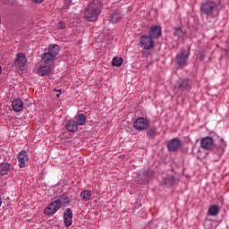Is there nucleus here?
Segmentation results:
<instances>
[{"label": "nucleus", "instance_id": "f257e3e1", "mask_svg": "<svg viewBox=\"0 0 229 229\" xmlns=\"http://www.w3.org/2000/svg\"><path fill=\"white\" fill-rule=\"evenodd\" d=\"M101 13V1L94 0L84 10L83 15L86 21L94 22Z\"/></svg>", "mask_w": 229, "mask_h": 229}, {"label": "nucleus", "instance_id": "f03ea898", "mask_svg": "<svg viewBox=\"0 0 229 229\" xmlns=\"http://www.w3.org/2000/svg\"><path fill=\"white\" fill-rule=\"evenodd\" d=\"M140 47L142 48L141 53L143 56H149L151 49L155 47V39L148 35H142L140 39Z\"/></svg>", "mask_w": 229, "mask_h": 229}, {"label": "nucleus", "instance_id": "7ed1b4c3", "mask_svg": "<svg viewBox=\"0 0 229 229\" xmlns=\"http://www.w3.org/2000/svg\"><path fill=\"white\" fill-rule=\"evenodd\" d=\"M58 51H60V47L58 45H50L48 52L44 53L41 56L42 64H46L47 65L53 64L55 58H56V55H58Z\"/></svg>", "mask_w": 229, "mask_h": 229}, {"label": "nucleus", "instance_id": "20e7f679", "mask_svg": "<svg viewBox=\"0 0 229 229\" xmlns=\"http://www.w3.org/2000/svg\"><path fill=\"white\" fill-rule=\"evenodd\" d=\"M190 51L191 49L189 48V47H184L182 48L181 52L176 55L175 63L180 69L187 67Z\"/></svg>", "mask_w": 229, "mask_h": 229}, {"label": "nucleus", "instance_id": "39448f33", "mask_svg": "<svg viewBox=\"0 0 229 229\" xmlns=\"http://www.w3.org/2000/svg\"><path fill=\"white\" fill-rule=\"evenodd\" d=\"M62 208V200L56 199L50 203L44 210V214L46 216H53V214H56L58 210Z\"/></svg>", "mask_w": 229, "mask_h": 229}, {"label": "nucleus", "instance_id": "423d86ee", "mask_svg": "<svg viewBox=\"0 0 229 229\" xmlns=\"http://www.w3.org/2000/svg\"><path fill=\"white\" fill-rule=\"evenodd\" d=\"M149 178H151L149 172H141L140 174H136V176H134V182L140 185H146V183L149 182Z\"/></svg>", "mask_w": 229, "mask_h": 229}, {"label": "nucleus", "instance_id": "0eeeda50", "mask_svg": "<svg viewBox=\"0 0 229 229\" xmlns=\"http://www.w3.org/2000/svg\"><path fill=\"white\" fill-rule=\"evenodd\" d=\"M26 64H28L26 55L24 53L17 54L14 61L15 67H18V69H22V67H25Z\"/></svg>", "mask_w": 229, "mask_h": 229}, {"label": "nucleus", "instance_id": "6e6552de", "mask_svg": "<svg viewBox=\"0 0 229 229\" xmlns=\"http://www.w3.org/2000/svg\"><path fill=\"white\" fill-rule=\"evenodd\" d=\"M149 126V122L145 118L140 117L133 122V128L135 130H146Z\"/></svg>", "mask_w": 229, "mask_h": 229}, {"label": "nucleus", "instance_id": "1a4fd4ad", "mask_svg": "<svg viewBox=\"0 0 229 229\" xmlns=\"http://www.w3.org/2000/svg\"><path fill=\"white\" fill-rule=\"evenodd\" d=\"M216 8H217V4L213 1H208L202 4V12L203 13H206V15H211V13H214V10H216Z\"/></svg>", "mask_w": 229, "mask_h": 229}, {"label": "nucleus", "instance_id": "9d476101", "mask_svg": "<svg viewBox=\"0 0 229 229\" xmlns=\"http://www.w3.org/2000/svg\"><path fill=\"white\" fill-rule=\"evenodd\" d=\"M18 166L22 169V167H26V164H28V152L25 150H21L18 154Z\"/></svg>", "mask_w": 229, "mask_h": 229}, {"label": "nucleus", "instance_id": "9b49d317", "mask_svg": "<svg viewBox=\"0 0 229 229\" xmlns=\"http://www.w3.org/2000/svg\"><path fill=\"white\" fill-rule=\"evenodd\" d=\"M180 148H182V140L178 138H174L167 143V148L170 151H178Z\"/></svg>", "mask_w": 229, "mask_h": 229}, {"label": "nucleus", "instance_id": "f8f14e48", "mask_svg": "<svg viewBox=\"0 0 229 229\" xmlns=\"http://www.w3.org/2000/svg\"><path fill=\"white\" fill-rule=\"evenodd\" d=\"M64 219L66 228H69V226L72 225V209L69 208H66V210L64 213Z\"/></svg>", "mask_w": 229, "mask_h": 229}, {"label": "nucleus", "instance_id": "ddd939ff", "mask_svg": "<svg viewBox=\"0 0 229 229\" xmlns=\"http://www.w3.org/2000/svg\"><path fill=\"white\" fill-rule=\"evenodd\" d=\"M121 19H123V15H121V12L117 10L107 14V21H109V22L116 23L119 22Z\"/></svg>", "mask_w": 229, "mask_h": 229}, {"label": "nucleus", "instance_id": "4468645a", "mask_svg": "<svg viewBox=\"0 0 229 229\" xmlns=\"http://www.w3.org/2000/svg\"><path fill=\"white\" fill-rule=\"evenodd\" d=\"M162 35V28L160 26H153L149 30L148 37H151L152 39L158 38Z\"/></svg>", "mask_w": 229, "mask_h": 229}, {"label": "nucleus", "instance_id": "2eb2a0df", "mask_svg": "<svg viewBox=\"0 0 229 229\" xmlns=\"http://www.w3.org/2000/svg\"><path fill=\"white\" fill-rule=\"evenodd\" d=\"M214 146V139L212 137H206L201 140V148L203 149H212Z\"/></svg>", "mask_w": 229, "mask_h": 229}, {"label": "nucleus", "instance_id": "dca6fc26", "mask_svg": "<svg viewBox=\"0 0 229 229\" xmlns=\"http://www.w3.org/2000/svg\"><path fill=\"white\" fill-rule=\"evenodd\" d=\"M52 72L53 68H51V65H41L39 69H38L39 76H49Z\"/></svg>", "mask_w": 229, "mask_h": 229}, {"label": "nucleus", "instance_id": "f3484780", "mask_svg": "<svg viewBox=\"0 0 229 229\" xmlns=\"http://www.w3.org/2000/svg\"><path fill=\"white\" fill-rule=\"evenodd\" d=\"M12 106H13V110H14V112H22V110L24 108V102H22V100H21L19 98L15 99L13 101Z\"/></svg>", "mask_w": 229, "mask_h": 229}, {"label": "nucleus", "instance_id": "a211bd4d", "mask_svg": "<svg viewBox=\"0 0 229 229\" xmlns=\"http://www.w3.org/2000/svg\"><path fill=\"white\" fill-rule=\"evenodd\" d=\"M65 128L71 133H74L78 131V123L74 120H70L67 122Z\"/></svg>", "mask_w": 229, "mask_h": 229}, {"label": "nucleus", "instance_id": "6ab92c4d", "mask_svg": "<svg viewBox=\"0 0 229 229\" xmlns=\"http://www.w3.org/2000/svg\"><path fill=\"white\" fill-rule=\"evenodd\" d=\"M75 119V123H77L79 126H85V124H87V116L83 114H79Z\"/></svg>", "mask_w": 229, "mask_h": 229}, {"label": "nucleus", "instance_id": "aec40b11", "mask_svg": "<svg viewBox=\"0 0 229 229\" xmlns=\"http://www.w3.org/2000/svg\"><path fill=\"white\" fill-rule=\"evenodd\" d=\"M81 198L82 201H90L92 199V191L85 190L81 192Z\"/></svg>", "mask_w": 229, "mask_h": 229}, {"label": "nucleus", "instance_id": "412c9836", "mask_svg": "<svg viewBox=\"0 0 229 229\" xmlns=\"http://www.w3.org/2000/svg\"><path fill=\"white\" fill-rule=\"evenodd\" d=\"M179 89L181 90H187L191 89V81L190 80H182L179 83Z\"/></svg>", "mask_w": 229, "mask_h": 229}, {"label": "nucleus", "instance_id": "4be33fe9", "mask_svg": "<svg viewBox=\"0 0 229 229\" xmlns=\"http://www.w3.org/2000/svg\"><path fill=\"white\" fill-rule=\"evenodd\" d=\"M8 171H10V164L3 163L0 165V174L4 176V174H8Z\"/></svg>", "mask_w": 229, "mask_h": 229}, {"label": "nucleus", "instance_id": "5701e85b", "mask_svg": "<svg viewBox=\"0 0 229 229\" xmlns=\"http://www.w3.org/2000/svg\"><path fill=\"white\" fill-rule=\"evenodd\" d=\"M208 216H217V214H219V206L217 205H213L209 208L208 211Z\"/></svg>", "mask_w": 229, "mask_h": 229}, {"label": "nucleus", "instance_id": "b1692460", "mask_svg": "<svg viewBox=\"0 0 229 229\" xmlns=\"http://www.w3.org/2000/svg\"><path fill=\"white\" fill-rule=\"evenodd\" d=\"M163 185H165L166 187H171L172 185H174V177L168 176L165 178L162 182Z\"/></svg>", "mask_w": 229, "mask_h": 229}, {"label": "nucleus", "instance_id": "393cba45", "mask_svg": "<svg viewBox=\"0 0 229 229\" xmlns=\"http://www.w3.org/2000/svg\"><path fill=\"white\" fill-rule=\"evenodd\" d=\"M123 57H114L112 61V65L114 67H121L123 65Z\"/></svg>", "mask_w": 229, "mask_h": 229}, {"label": "nucleus", "instance_id": "a878e982", "mask_svg": "<svg viewBox=\"0 0 229 229\" xmlns=\"http://www.w3.org/2000/svg\"><path fill=\"white\" fill-rule=\"evenodd\" d=\"M148 137L155 139L157 137V128H150L147 132Z\"/></svg>", "mask_w": 229, "mask_h": 229}, {"label": "nucleus", "instance_id": "bb28decb", "mask_svg": "<svg viewBox=\"0 0 229 229\" xmlns=\"http://www.w3.org/2000/svg\"><path fill=\"white\" fill-rule=\"evenodd\" d=\"M57 30H65V22L60 21L57 23Z\"/></svg>", "mask_w": 229, "mask_h": 229}, {"label": "nucleus", "instance_id": "cd10ccee", "mask_svg": "<svg viewBox=\"0 0 229 229\" xmlns=\"http://www.w3.org/2000/svg\"><path fill=\"white\" fill-rule=\"evenodd\" d=\"M55 92H59L56 94V98H60V95L62 94V89H59V90H56V89H54Z\"/></svg>", "mask_w": 229, "mask_h": 229}, {"label": "nucleus", "instance_id": "c85d7f7f", "mask_svg": "<svg viewBox=\"0 0 229 229\" xmlns=\"http://www.w3.org/2000/svg\"><path fill=\"white\" fill-rule=\"evenodd\" d=\"M182 30L180 29H177L176 31H175V35H182Z\"/></svg>", "mask_w": 229, "mask_h": 229}, {"label": "nucleus", "instance_id": "c756f323", "mask_svg": "<svg viewBox=\"0 0 229 229\" xmlns=\"http://www.w3.org/2000/svg\"><path fill=\"white\" fill-rule=\"evenodd\" d=\"M33 3H37V4H40V3H44V0H32Z\"/></svg>", "mask_w": 229, "mask_h": 229}, {"label": "nucleus", "instance_id": "7c9ffc66", "mask_svg": "<svg viewBox=\"0 0 229 229\" xmlns=\"http://www.w3.org/2000/svg\"><path fill=\"white\" fill-rule=\"evenodd\" d=\"M3 72V68L0 66V74Z\"/></svg>", "mask_w": 229, "mask_h": 229}, {"label": "nucleus", "instance_id": "2f4dec72", "mask_svg": "<svg viewBox=\"0 0 229 229\" xmlns=\"http://www.w3.org/2000/svg\"><path fill=\"white\" fill-rule=\"evenodd\" d=\"M2 203H3V199L0 198V207H1Z\"/></svg>", "mask_w": 229, "mask_h": 229}, {"label": "nucleus", "instance_id": "473e14b6", "mask_svg": "<svg viewBox=\"0 0 229 229\" xmlns=\"http://www.w3.org/2000/svg\"><path fill=\"white\" fill-rule=\"evenodd\" d=\"M14 121H17V118H15Z\"/></svg>", "mask_w": 229, "mask_h": 229}]
</instances>
